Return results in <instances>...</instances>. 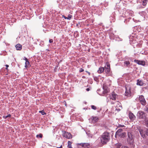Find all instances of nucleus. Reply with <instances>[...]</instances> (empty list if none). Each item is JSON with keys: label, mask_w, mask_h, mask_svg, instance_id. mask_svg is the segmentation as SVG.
I'll list each match as a JSON object with an SVG mask.
<instances>
[{"label": "nucleus", "mask_w": 148, "mask_h": 148, "mask_svg": "<svg viewBox=\"0 0 148 148\" xmlns=\"http://www.w3.org/2000/svg\"><path fill=\"white\" fill-rule=\"evenodd\" d=\"M134 136L133 133L131 132H127V142L130 145L131 148H134L135 146L134 143Z\"/></svg>", "instance_id": "1"}, {"label": "nucleus", "mask_w": 148, "mask_h": 148, "mask_svg": "<svg viewBox=\"0 0 148 148\" xmlns=\"http://www.w3.org/2000/svg\"><path fill=\"white\" fill-rule=\"evenodd\" d=\"M110 139V134L108 132H105L101 136L100 140L101 143L103 144H106Z\"/></svg>", "instance_id": "2"}, {"label": "nucleus", "mask_w": 148, "mask_h": 148, "mask_svg": "<svg viewBox=\"0 0 148 148\" xmlns=\"http://www.w3.org/2000/svg\"><path fill=\"white\" fill-rule=\"evenodd\" d=\"M137 116L140 119L144 120L146 119V116L144 112L142 111H139L137 114Z\"/></svg>", "instance_id": "3"}, {"label": "nucleus", "mask_w": 148, "mask_h": 148, "mask_svg": "<svg viewBox=\"0 0 148 148\" xmlns=\"http://www.w3.org/2000/svg\"><path fill=\"white\" fill-rule=\"evenodd\" d=\"M139 101L141 104L143 106H145L146 104V102L144 97L143 95L139 96Z\"/></svg>", "instance_id": "4"}, {"label": "nucleus", "mask_w": 148, "mask_h": 148, "mask_svg": "<svg viewBox=\"0 0 148 148\" xmlns=\"http://www.w3.org/2000/svg\"><path fill=\"white\" fill-rule=\"evenodd\" d=\"M126 91L125 95V96L129 97L131 95V88L128 86L125 87Z\"/></svg>", "instance_id": "5"}, {"label": "nucleus", "mask_w": 148, "mask_h": 148, "mask_svg": "<svg viewBox=\"0 0 148 148\" xmlns=\"http://www.w3.org/2000/svg\"><path fill=\"white\" fill-rule=\"evenodd\" d=\"M78 144L82 146V148H88L90 146V144L87 143H81Z\"/></svg>", "instance_id": "6"}, {"label": "nucleus", "mask_w": 148, "mask_h": 148, "mask_svg": "<svg viewBox=\"0 0 148 148\" xmlns=\"http://www.w3.org/2000/svg\"><path fill=\"white\" fill-rule=\"evenodd\" d=\"M134 62L139 65L145 66V62L144 61H140L137 60H134Z\"/></svg>", "instance_id": "7"}, {"label": "nucleus", "mask_w": 148, "mask_h": 148, "mask_svg": "<svg viewBox=\"0 0 148 148\" xmlns=\"http://www.w3.org/2000/svg\"><path fill=\"white\" fill-rule=\"evenodd\" d=\"M63 136L64 137L68 139H70L72 138V135L70 133L66 132H65L63 134Z\"/></svg>", "instance_id": "8"}, {"label": "nucleus", "mask_w": 148, "mask_h": 148, "mask_svg": "<svg viewBox=\"0 0 148 148\" xmlns=\"http://www.w3.org/2000/svg\"><path fill=\"white\" fill-rule=\"evenodd\" d=\"M110 98L113 100H115L117 95L114 92H113L111 94V95L110 96Z\"/></svg>", "instance_id": "9"}, {"label": "nucleus", "mask_w": 148, "mask_h": 148, "mask_svg": "<svg viewBox=\"0 0 148 148\" xmlns=\"http://www.w3.org/2000/svg\"><path fill=\"white\" fill-rule=\"evenodd\" d=\"M129 118L131 120H134L135 118V116L132 112H130L129 114Z\"/></svg>", "instance_id": "10"}, {"label": "nucleus", "mask_w": 148, "mask_h": 148, "mask_svg": "<svg viewBox=\"0 0 148 148\" xmlns=\"http://www.w3.org/2000/svg\"><path fill=\"white\" fill-rule=\"evenodd\" d=\"M144 84V83L143 81L139 79L137 80V83L136 84L140 86H143Z\"/></svg>", "instance_id": "11"}, {"label": "nucleus", "mask_w": 148, "mask_h": 148, "mask_svg": "<svg viewBox=\"0 0 148 148\" xmlns=\"http://www.w3.org/2000/svg\"><path fill=\"white\" fill-rule=\"evenodd\" d=\"M91 118L93 123H95L97 122L99 119L98 117L97 116H92Z\"/></svg>", "instance_id": "12"}, {"label": "nucleus", "mask_w": 148, "mask_h": 148, "mask_svg": "<svg viewBox=\"0 0 148 148\" xmlns=\"http://www.w3.org/2000/svg\"><path fill=\"white\" fill-rule=\"evenodd\" d=\"M124 66L126 67H129L130 66V63L129 61H125L124 62Z\"/></svg>", "instance_id": "13"}, {"label": "nucleus", "mask_w": 148, "mask_h": 148, "mask_svg": "<svg viewBox=\"0 0 148 148\" xmlns=\"http://www.w3.org/2000/svg\"><path fill=\"white\" fill-rule=\"evenodd\" d=\"M123 129H119L116 133V136L118 135H119L120 134L123 133Z\"/></svg>", "instance_id": "14"}, {"label": "nucleus", "mask_w": 148, "mask_h": 148, "mask_svg": "<svg viewBox=\"0 0 148 148\" xmlns=\"http://www.w3.org/2000/svg\"><path fill=\"white\" fill-rule=\"evenodd\" d=\"M104 68L103 67H101L99 68V70L97 71V72L99 73H101L104 71Z\"/></svg>", "instance_id": "15"}, {"label": "nucleus", "mask_w": 148, "mask_h": 148, "mask_svg": "<svg viewBox=\"0 0 148 148\" xmlns=\"http://www.w3.org/2000/svg\"><path fill=\"white\" fill-rule=\"evenodd\" d=\"M22 45L19 44H17L15 46V47L17 50H20L22 49Z\"/></svg>", "instance_id": "16"}, {"label": "nucleus", "mask_w": 148, "mask_h": 148, "mask_svg": "<svg viewBox=\"0 0 148 148\" xmlns=\"http://www.w3.org/2000/svg\"><path fill=\"white\" fill-rule=\"evenodd\" d=\"M122 108V106L118 104V105H117L116 107V110L118 111H120L121 109Z\"/></svg>", "instance_id": "17"}, {"label": "nucleus", "mask_w": 148, "mask_h": 148, "mask_svg": "<svg viewBox=\"0 0 148 148\" xmlns=\"http://www.w3.org/2000/svg\"><path fill=\"white\" fill-rule=\"evenodd\" d=\"M62 17H60V18H63V17L64 18H72V15H71L70 14L68 15V16L67 17H66L65 16H64V15H62Z\"/></svg>", "instance_id": "18"}, {"label": "nucleus", "mask_w": 148, "mask_h": 148, "mask_svg": "<svg viewBox=\"0 0 148 148\" xmlns=\"http://www.w3.org/2000/svg\"><path fill=\"white\" fill-rule=\"evenodd\" d=\"M126 135V134L125 132H123L121 134L119 135H118L117 136H120V137L122 138H124Z\"/></svg>", "instance_id": "19"}, {"label": "nucleus", "mask_w": 148, "mask_h": 148, "mask_svg": "<svg viewBox=\"0 0 148 148\" xmlns=\"http://www.w3.org/2000/svg\"><path fill=\"white\" fill-rule=\"evenodd\" d=\"M144 125H145L147 127H148V120L146 119L143 121Z\"/></svg>", "instance_id": "20"}, {"label": "nucleus", "mask_w": 148, "mask_h": 148, "mask_svg": "<svg viewBox=\"0 0 148 148\" xmlns=\"http://www.w3.org/2000/svg\"><path fill=\"white\" fill-rule=\"evenodd\" d=\"M121 146L120 143H117L115 145L114 148H120Z\"/></svg>", "instance_id": "21"}, {"label": "nucleus", "mask_w": 148, "mask_h": 148, "mask_svg": "<svg viewBox=\"0 0 148 148\" xmlns=\"http://www.w3.org/2000/svg\"><path fill=\"white\" fill-rule=\"evenodd\" d=\"M147 1L148 0H143V5L144 6H146Z\"/></svg>", "instance_id": "22"}, {"label": "nucleus", "mask_w": 148, "mask_h": 148, "mask_svg": "<svg viewBox=\"0 0 148 148\" xmlns=\"http://www.w3.org/2000/svg\"><path fill=\"white\" fill-rule=\"evenodd\" d=\"M105 68H108L110 69V64L108 63V62H107L106 63V66H105Z\"/></svg>", "instance_id": "23"}, {"label": "nucleus", "mask_w": 148, "mask_h": 148, "mask_svg": "<svg viewBox=\"0 0 148 148\" xmlns=\"http://www.w3.org/2000/svg\"><path fill=\"white\" fill-rule=\"evenodd\" d=\"M29 62L28 61V60L26 61L25 62V68H27V67L28 65H29Z\"/></svg>", "instance_id": "24"}, {"label": "nucleus", "mask_w": 148, "mask_h": 148, "mask_svg": "<svg viewBox=\"0 0 148 148\" xmlns=\"http://www.w3.org/2000/svg\"><path fill=\"white\" fill-rule=\"evenodd\" d=\"M11 116V115L9 114L7 116H3V118H4V119H5L7 118L8 117H10Z\"/></svg>", "instance_id": "25"}, {"label": "nucleus", "mask_w": 148, "mask_h": 148, "mask_svg": "<svg viewBox=\"0 0 148 148\" xmlns=\"http://www.w3.org/2000/svg\"><path fill=\"white\" fill-rule=\"evenodd\" d=\"M91 107L92 109H93L94 110H96L97 109V107L94 105H91Z\"/></svg>", "instance_id": "26"}, {"label": "nucleus", "mask_w": 148, "mask_h": 148, "mask_svg": "<svg viewBox=\"0 0 148 148\" xmlns=\"http://www.w3.org/2000/svg\"><path fill=\"white\" fill-rule=\"evenodd\" d=\"M71 143H72L70 141H68V145L67 146L68 147H71Z\"/></svg>", "instance_id": "27"}, {"label": "nucleus", "mask_w": 148, "mask_h": 148, "mask_svg": "<svg viewBox=\"0 0 148 148\" xmlns=\"http://www.w3.org/2000/svg\"><path fill=\"white\" fill-rule=\"evenodd\" d=\"M105 72L106 73H108L110 72V69L105 68Z\"/></svg>", "instance_id": "28"}, {"label": "nucleus", "mask_w": 148, "mask_h": 148, "mask_svg": "<svg viewBox=\"0 0 148 148\" xmlns=\"http://www.w3.org/2000/svg\"><path fill=\"white\" fill-rule=\"evenodd\" d=\"M39 112L41 113V114L42 115H44L45 114H46V113L43 110H42V111H39Z\"/></svg>", "instance_id": "29"}, {"label": "nucleus", "mask_w": 148, "mask_h": 148, "mask_svg": "<svg viewBox=\"0 0 148 148\" xmlns=\"http://www.w3.org/2000/svg\"><path fill=\"white\" fill-rule=\"evenodd\" d=\"M36 137L37 138H38L39 137L40 138H41L42 137V134H39L37 135Z\"/></svg>", "instance_id": "30"}, {"label": "nucleus", "mask_w": 148, "mask_h": 148, "mask_svg": "<svg viewBox=\"0 0 148 148\" xmlns=\"http://www.w3.org/2000/svg\"><path fill=\"white\" fill-rule=\"evenodd\" d=\"M144 110L148 113V108L145 107L144 109Z\"/></svg>", "instance_id": "31"}, {"label": "nucleus", "mask_w": 148, "mask_h": 148, "mask_svg": "<svg viewBox=\"0 0 148 148\" xmlns=\"http://www.w3.org/2000/svg\"><path fill=\"white\" fill-rule=\"evenodd\" d=\"M84 71V70L82 68H81L79 70L80 72H83Z\"/></svg>", "instance_id": "32"}, {"label": "nucleus", "mask_w": 148, "mask_h": 148, "mask_svg": "<svg viewBox=\"0 0 148 148\" xmlns=\"http://www.w3.org/2000/svg\"><path fill=\"white\" fill-rule=\"evenodd\" d=\"M133 20L134 22L136 23H137L139 21L138 20L137 21L136 19H133Z\"/></svg>", "instance_id": "33"}, {"label": "nucleus", "mask_w": 148, "mask_h": 148, "mask_svg": "<svg viewBox=\"0 0 148 148\" xmlns=\"http://www.w3.org/2000/svg\"><path fill=\"white\" fill-rule=\"evenodd\" d=\"M146 134L148 136V129H147L146 131Z\"/></svg>", "instance_id": "34"}, {"label": "nucleus", "mask_w": 148, "mask_h": 148, "mask_svg": "<svg viewBox=\"0 0 148 148\" xmlns=\"http://www.w3.org/2000/svg\"><path fill=\"white\" fill-rule=\"evenodd\" d=\"M121 148H129L128 147L126 146H122Z\"/></svg>", "instance_id": "35"}, {"label": "nucleus", "mask_w": 148, "mask_h": 148, "mask_svg": "<svg viewBox=\"0 0 148 148\" xmlns=\"http://www.w3.org/2000/svg\"><path fill=\"white\" fill-rule=\"evenodd\" d=\"M49 42L50 43H52L53 42V40L52 39H51L49 40Z\"/></svg>", "instance_id": "36"}, {"label": "nucleus", "mask_w": 148, "mask_h": 148, "mask_svg": "<svg viewBox=\"0 0 148 148\" xmlns=\"http://www.w3.org/2000/svg\"><path fill=\"white\" fill-rule=\"evenodd\" d=\"M23 60H25L26 61H27L28 60L25 57H24Z\"/></svg>", "instance_id": "37"}, {"label": "nucleus", "mask_w": 148, "mask_h": 148, "mask_svg": "<svg viewBox=\"0 0 148 148\" xmlns=\"http://www.w3.org/2000/svg\"><path fill=\"white\" fill-rule=\"evenodd\" d=\"M6 66V69L8 70V68L9 67V65H8L6 64L5 65Z\"/></svg>", "instance_id": "38"}, {"label": "nucleus", "mask_w": 148, "mask_h": 148, "mask_svg": "<svg viewBox=\"0 0 148 148\" xmlns=\"http://www.w3.org/2000/svg\"><path fill=\"white\" fill-rule=\"evenodd\" d=\"M119 126L120 127H124V126L123 125H120Z\"/></svg>", "instance_id": "39"}, {"label": "nucleus", "mask_w": 148, "mask_h": 148, "mask_svg": "<svg viewBox=\"0 0 148 148\" xmlns=\"http://www.w3.org/2000/svg\"><path fill=\"white\" fill-rule=\"evenodd\" d=\"M86 90L87 91H89L90 90V89L89 88H87L86 89Z\"/></svg>", "instance_id": "40"}, {"label": "nucleus", "mask_w": 148, "mask_h": 148, "mask_svg": "<svg viewBox=\"0 0 148 148\" xmlns=\"http://www.w3.org/2000/svg\"><path fill=\"white\" fill-rule=\"evenodd\" d=\"M86 72H87L88 73L89 75H90V72H88V71H86Z\"/></svg>", "instance_id": "41"}, {"label": "nucleus", "mask_w": 148, "mask_h": 148, "mask_svg": "<svg viewBox=\"0 0 148 148\" xmlns=\"http://www.w3.org/2000/svg\"><path fill=\"white\" fill-rule=\"evenodd\" d=\"M105 92L106 93H107V90L106 89V90H105Z\"/></svg>", "instance_id": "42"}, {"label": "nucleus", "mask_w": 148, "mask_h": 148, "mask_svg": "<svg viewBox=\"0 0 148 148\" xmlns=\"http://www.w3.org/2000/svg\"><path fill=\"white\" fill-rule=\"evenodd\" d=\"M69 148H72V147H68Z\"/></svg>", "instance_id": "43"}, {"label": "nucleus", "mask_w": 148, "mask_h": 148, "mask_svg": "<svg viewBox=\"0 0 148 148\" xmlns=\"http://www.w3.org/2000/svg\"><path fill=\"white\" fill-rule=\"evenodd\" d=\"M62 145H61L60 147H58V148H62Z\"/></svg>", "instance_id": "44"}, {"label": "nucleus", "mask_w": 148, "mask_h": 148, "mask_svg": "<svg viewBox=\"0 0 148 148\" xmlns=\"http://www.w3.org/2000/svg\"><path fill=\"white\" fill-rule=\"evenodd\" d=\"M140 134H141V132L140 131Z\"/></svg>", "instance_id": "45"}, {"label": "nucleus", "mask_w": 148, "mask_h": 148, "mask_svg": "<svg viewBox=\"0 0 148 148\" xmlns=\"http://www.w3.org/2000/svg\"><path fill=\"white\" fill-rule=\"evenodd\" d=\"M47 50H48V51H49V50H48L47 49Z\"/></svg>", "instance_id": "46"}, {"label": "nucleus", "mask_w": 148, "mask_h": 148, "mask_svg": "<svg viewBox=\"0 0 148 148\" xmlns=\"http://www.w3.org/2000/svg\"><path fill=\"white\" fill-rule=\"evenodd\" d=\"M47 50H48V51H49V50H48L47 49Z\"/></svg>", "instance_id": "47"}, {"label": "nucleus", "mask_w": 148, "mask_h": 148, "mask_svg": "<svg viewBox=\"0 0 148 148\" xmlns=\"http://www.w3.org/2000/svg\"><path fill=\"white\" fill-rule=\"evenodd\" d=\"M47 50H48V51H49V50H48L47 49Z\"/></svg>", "instance_id": "48"}, {"label": "nucleus", "mask_w": 148, "mask_h": 148, "mask_svg": "<svg viewBox=\"0 0 148 148\" xmlns=\"http://www.w3.org/2000/svg\"><path fill=\"white\" fill-rule=\"evenodd\" d=\"M147 44H148V42H147Z\"/></svg>", "instance_id": "49"}]
</instances>
